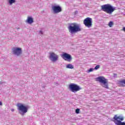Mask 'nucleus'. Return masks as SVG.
<instances>
[{
  "instance_id": "20",
  "label": "nucleus",
  "mask_w": 125,
  "mask_h": 125,
  "mask_svg": "<svg viewBox=\"0 0 125 125\" xmlns=\"http://www.w3.org/2000/svg\"><path fill=\"white\" fill-rule=\"evenodd\" d=\"M40 34H41V35H42V31H40Z\"/></svg>"
},
{
  "instance_id": "17",
  "label": "nucleus",
  "mask_w": 125,
  "mask_h": 125,
  "mask_svg": "<svg viewBox=\"0 0 125 125\" xmlns=\"http://www.w3.org/2000/svg\"><path fill=\"white\" fill-rule=\"evenodd\" d=\"M100 68V65L99 64H98V65H97L95 66L94 69H95V70H98V69H99Z\"/></svg>"
},
{
  "instance_id": "18",
  "label": "nucleus",
  "mask_w": 125,
  "mask_h": 125,
  "mask_svg": "<svg viewBox=\"0 0 125 125\" xmlns=\"http://www.w3.org/2000/svg\"><path fill=\"white\" fill-rule=\"evenodd\" d=\"M75 112L76 113V114H79L80 113V109H79V108L76 109L75 110Z\"/></svg>"
},
{
  "instance_id": "23",
  "label": "nucleus",
  "mask_w": 125,
  "mask_h": 125,
  "mask_svg": "<svg viewBox=\"0 0 125 125\" xmlns=\"http://www.w3.org/2000/svg\"><path fill=\"white\" fill-rule=\"evenodd\" d=\"M62 57H63V54L62 55Z\"/></svg>"
},
{
  "instance_id": "9",
  "label": "nucleus",
  "mask_w": 125,
  "mask_h": 125,
  "mask_svg": "<svg viewBox=\"0 0 125 125\" xmlns=\"http://www.w3.org/2000/svg\"><path fill=\"white\" fill-rule=\"evenodd\" d=\"M49 54V59L51 61H52V62H56V61L58 60L59 57L54 52H50Z\"/></svg>"
},
{
  "instance_id": "6",
  "label": "nucleus",
  "mask_w": 125,
  "mask_h": 125,
  "mask_svg": "<svg viewBox=\"0 0 125 125\" xmlns=\"http://www.w3.org/2000/svg\"><path fill=\"white\" fill-rule=\"evenodd\" d=\"M69 88L72 92H77L82 89V88L79 85L75 83L70 84L69 85Z\"/></svg>"
},
{
  "instance_id": "7",
  "label": "nucleus",
  "mask_w": 125,
  "mask_h": 125,
  "mask_svg": "<svg viewBox=\"0 0 125 125\" xmlns=\"http://www.w3.org/2000/svg\"><path fill=\"white\" fill-rule=\"evenodd\" d=\"M84 25L87 28H91L92 26V19L86 18L83 21Z\"/></svg>"
},
{
  "instance_id": "19",
  "label": "nucleus",
  "mask_w": 125,
  "mask_h": 125,
  "mask_svg": "<svg viewBox=\"0 0 125 125\" xmlns=\"http://www.w3.org/2000/svg\"><path fill=\"white\" fill-rule=\"evenodd\" d=\"M93 68H90L88 70V72H93Z\"/></svg>"
},
{
  "instance_id": "1",
  "label": "nucleus",
  "mask_w": 125,
  "mask_h": 125,
  "mask_svg": "<svg viewBox=\"0 0 125 125\" xmlns=\"http://www.w3.org/2000/svg\"><path fill=\"white\" fill-rule=\"evenodd\" d=\"M68 31L70 34H76L82 31V28L79 24L76 23H70L68 27Z\"/></svg>"
},
{
  "instance_id": "2",
  "label": "nucleus",
  "mask_w": 125,
  "mask_h": 125,
  "mask_svg": "<svg viewBox=\"0 0 125 125\" xmlns=\"http://www.w3.org/2000/svg\"><path fill=\"white\" fill-rule=\"evenodd\" d=\"M101 9L108 14H112L116 10V7H113L110 4H106L101 6Z\"/></svg>"
},
{
  "instance_id": "8",
  "label": "nucleus",
  "mask_w": 125,
  "mask_h": 125,
  "mask_svg": "<svg viewBox=\"0 0 125 125\" xmlns=\"http://www.w3.org/2000/svg\"><path fill=\"white\" fill-rule=\"evenodd\" d=\"M12 50L13 54L17 55V56H19L22 54V49L21 48L14 47L12 49Z\"/></svg>"
},
{
  "instance_id": "15",
  "label": "nucleus",
  "mask_w": 125,
  "mask_h": 125,
  "mask_svg": "<svg viewBox=\"0 0 125 125\" xmlns=\"http://www.w3.org/2000/svg\"><path fill=\"white\" fill-rule=\"evenodd\" d=\"M113 25H114V22L112 21H110L108 24V25L109 26V27H110V28H112V27H113Z\"/></svg>"
},
{
  "instance_id": "5",
  "label": "nucleus",
  "mask_w": 125,
  "mask_h": 125,
  "mask_svg": "<svg viewBox=\"0 0 125 125\" xmlns=\"http://www.w3.org/2000/svg\"><path fill=\"white\" fill-rule=\"evenodd\" d=\"M18 110L21 116H24L28 112V107L22 104L18 103L17 104Z\"/></svg>"
},
{
  "instance_id": "22",
  "label": "nucleus",
  "mask_w": 125,
  "mask_h": 125,
  "mask_svg": "<svg viewBox=\"0 0 125 125\" xmlns=\"http://www.w3.org/2000/svg\"><path fill=\"white\" fill-rule=\"evenodd\" d=\"M11 111H12V112H13L14 111V109H12Z\"/></svg>"
},
{
  "instance_id": "10",
  "label": "nucleus",
  "mask_w": 125,
  "mask_h": 125,
  "mask_svg": "<svg viewBox=\"0 0 125 125\" xmlns=\"http://www.w3.org/2000/svg\"><path fill=\"white\" fill-rule=\"evenodd\" d=\"M63 57L64 60L67 61V62H71L73 59L72 56H71L70 54H67L66 53L63 54Z\"/></svg>"
},
{
  "instance_id": "11",
  "label": "nucleus",
  "mask_w": 125,
  "mask_h": 125,
  "mask_svg": "<svg viewBox=\"0 0 125 125\" xmlns=\"http://www.w3.org/2000/svg\"><path fill=\"white\" fill-rule=\"evenodd\" d=\"M52 9L54 13L55 14L59 13V12H61V11H62V9L61 8V7L59 6H53L52 7Z\"/></svg>"
},
{
  "instance_id": "14",
  "label": "nucleus",
  "mask_w": 125,
  "mask_h": 125,
  "mask_svg": "<svg viewBox=\"0 0 125 125\" xmlns=\"http://www.w3.org/2000/svg\"><path fill=\"white\" fill-rule=\"evenodd\" d=\"M66 68L67 69H74V65H73L72 64H68L66 65Z\"/></svg>"
},
{
  "instance_id": "3",
  "label": "nucleus",
  "mask_w": 125,
  "mask_h": 125,
  "mask_svg": "<svg viewBox=\"0 0 125 125\" xmlns=\"http://www.w3.org/2000/svg\"><path fill=\"white\" fill-rule=\"evenodd\" d=\"M124 120H125V118L123 116L115 114L111 121L116 125H125V122H122Z\"/></svg>"
},
{
  "instance_id": "16",
  "label": "nucleus",
  "mask_w": 125,
  "mask_h": 125,
  "mask_svg": "<svg viewBox=\"0 0 125 125\" xmlns=\"http://www.w3.org/2000/svg\"><path fill=\"white\" fill-rule=\"evenodd\" d=\"M15 1V0H9V3H10V4H12V3H14Z\"/></svg>"
},
{
  "instance_id": "13",
  "label": "nucleus",
  "mask_w": 125,
  "mask_h": 125,
  "mask_svg": "<svg viewBox=\"0 0 125 125\" xmlns=\"http://www.w3.org/2000/svg\"><path fill=\"white\" fill-rule=\"evenodd\" d=\"M26 21L27 22V23H28V24H32L34 22V20L32 17H28Z\"/></svg>"
},
{
  "instance_id": "21",
  "label": "nucleus",
  "mask_w": 125,
  "mask_h": 125,
  "mask_svg": "<svg viewBox=\"0 0 125 125\" xmlns=\"http://www.w3.org/2000/svg\"><path fill=\"white\" fill-rule=\"evenodd\" d=\"M0 106H1L2 105V103L0 101Z\"/></svg>"
},
{
  "instance_id": "4",
  "label": "nucleus",
  "mask_w": 125,
  "mask_h": 125,
  "mask_svg": "<svg viewBox=\"0 0 125 125\" xmlns=\"http://www.w3.org/2000/svg\"><path fill=\"white\" fill-rule=\"evenodd\" d=\"M96 82H99L101 83L102 86L108 89L109 88L108 84V80L106 79L104 77H99L96 78Z\"/></svg>"
},
{
  "instance_id": "12",
  "label": "nucleus",
  "mask_w": 125,
  "mask_h": 125,
  "mask_svg": "<svg viewBox=\"0 0 125 125\" xmlns=\"http://www.w3.org/2000/svg\"><path fill=\"white\" fill-rule=\"evenodd\" d=\"M117 84L119 85V86H125V79H121V80H119L118 83Z\"/></svg>"
}]
</instances>
